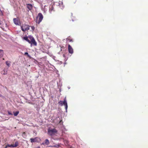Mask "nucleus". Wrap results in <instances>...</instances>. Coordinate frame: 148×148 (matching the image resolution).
Here are the masks:
<instances>
[{
	"instance_id": "nucleus-1",
	"label": "nucleus",
	"mask_w": 148,
	"mask_h": 148,
	"mask_svg": "<svg viewBox=\"0 0 148 148\" xmlns=\"http://www.w3.org/2000/svg\"><path fill=\"white\" fill-rule=\"evenodd\" d=\"M28 37L27 36L24 37V39L25 40L27 41L29 43L31 44V45L33 44L35 46H36L37 43L36 42L34 38L31 36H29Z\"/></svg>"
},
{
	"instance_id": "nucleus-2",
	"label": "nucleus",
	"mask_w": 148,
	"mask_h": 148,
	"mask_svg": "<svg viewBox=\"0 0 148 148\" xmlns=\"http://www.w3.org/2000/svg\"><path fill=\"white\" fill-rule=\"evenodd\" d=\"M58 104L61 106H62L64 105L65 106L66 110V111H67L68 108V105L66 97L64 98L63 101H59L58 102Z\"/></svg>"
},
{
	"instance_id": "nucleus-3",
	"label": "nucleus",
	"mask_w": 148,
	"mask_h": 148,
	"mask_svg": "<svg viewBox=\"0 0 148 148\" xmlns=\"http://www.w3.org/2000/svg\"><path fill=\"white\" fill-rule=\"evenodd\" d=\"M48 134L50 136H52L56 133L57 131L56 130L55 128L51 130H48Z\"/></svg>"
},
{
	"instance_id": "nucleus-4",
	"label": "nucleus",
	"mask_w": 148,
	"mask_h": 148,
	"mask_svg": "<svg viewBox=\"0 0 148 148\" xmlns=\"http://www.w3.org/2000/svg\"><path fill=\"white\" fill-rule=\"evenodd\" d=\"M30 26L28 25L24 24L21 26V29L23 31L25 32L29 29Z\"/></svg>"
},
{
	"instance_id": "nucleus-5",
	"label": "nucleus",
	"mask_w": 148,
	"mask_h": 148,
	"mask_svg": "<svg viewBox=\"0 0 148 148\" xmlns=\"http://www.w3.org/2000/svg\"><path fill=\"white\" fill-rule=\"evenodd\" d=\"M13 21L15 25H19V21L17 18H14L13 19Z\"/></svg>"
},
{
	"instance_id": "nucleus-6",
	"label": "nucleus",
	"mask_w": 148,
	"mask_h": 148,
	"mask_svg": "<svg viewBox=\"0 0 148 148\" xmlns=\"http://www.w3.org/2000/svg\"><path fill=\"white\" fill-rule=\"evenodd\" d=\"M27 7L29 10H31L32 9V5L31 4H27Z\"/></svg>"
},
{
	"instance_id": "nucleus-7",
	"label": "nucleus",
	"mask_w": 148,
	"mask_h": 148,
	"mask_svg": "<svg viewBox=\"0 0 148 148\" xmlns=\"http://www.w3.org/2000/svg\"><path fill=\"white\" fill-rule=\"evenodd\" d=\"M49 144V140L47 139H46L45 140V142L43 143H42V144L43 145H48Z\"/></svg>"
},
{
	"instance_id": "nucleus-8",
	"label": "nucleus",
	"mask_w": 148,
	"mask_h": 148,
	"mask_svg": "<svg viewBox=\"0 0 148 148\" xmlns=\"http://www.w3.org/2000/svg\"><path fill=\"white\" fill-rule=\"evenodd\" d=\"M31 142L32 143H34L36 142L37 141V139L36 138H31L30 139Z\"/></svg>"
},
{
	"instance_id": "nucleus-9",
	"label": "nucleus",
	"mask_w": 148,
	"mask_h": 148,
	"mask_svg": "<svg viewBox=\"0 0 148 148\" xmlns=\"http://www.w3.org/2000/svg\"><path fill=\"white\" fill-rule=\"evenodd\" d=\"M3 50L0 49V58H2L3 56Z\"/></svg>"
},
{
	"instance_id": "nucleus-10",
	"label": "nucleus",
	"mask_w": 148,
	"mask_h": 148,
	"mask_svg": "<svg viewBox=\"0 0 148 148\" xmlns=\"http://www.w3.org/2000/svg\"><path fill=\"white\" fill-rule=\"evenodd\" d=\"M12 147H16L18 145V143L17 142H16L15 144H12Z\"/></svg>"
},
{
	"instance_id": "nucleus-11",
	"label": "nucleus",
	"mask_w": 148,
	"mask_h": 148,
	"mask_svg": "<svg viewBox=\"0 0 148 148\" xmlns=\"http://www.w3.org/2000/svg\"><path fill=\"white\" fill-rule=\"evenodd\" d=\"M51 147H56L57 148H58L59 147H60V145L59 144L56 145H54L53 146H51Z\"/></svg>"
},
{
	"instance_id": "nucleus-12",
	"label": "nucleus",
	"mask_w": 148,
	"mask_h": 148,
	"mask_svg": "<svg viewBox=\"0 0 148 148\" xmlns=\"http://www.w3.org/2000/svg\"><path fill=\"white\" fill-rule=\"evenodd\" d=\"M19 113V112L18 111H17L15 112H14V115L15 116H17Z\"/></svg>"
},
{
	"instance_id": "nucleus-13",
	"label": "nucleus",
	"mask_w": 148,
	"mask_h": 148,
	"mask_svg": "<svg viewBox=\"0 0 148 148\" xmlns=\"http://www.w3.org/2000/svg\"><path fill=\"white\" fill-rule=\"evenodd\" d=\"M12 147V144L11 145L8 144L7 145H6L5 148H7L8 147Z\"/></svg>"
},
{
	"instance_id": "nucleus-14",
	"label": "nucleus",
	"mask_w": 148,
	"mask_h": 148,
	"mask_svg": "<svg viewBox=\"0 0 148 148\" xmlns=\"http://www.w3.org/2000/svg\"><path fill=\"white\" fill-rule=\"evenodd\" d=\"M2 73L3 74L5 75L7 74V71L5 72V71H4V73H3V72H2Z\"/></svg>"
},
{
	"instance_id": "nucleus-15",
	"label": "nucleus",
	"mask_w": 148,
	"mask_h": 148,
	"mask_svg": "<svg viewBox=\"0 0 148 148\" xmlns=\"http://www.w3.org/2000/svg\"><path fill=\"white\" fill-rule=\"evenodd\" d=\"M25 55H27L28 56H29V55L28 54V53L27 52H25Z\"/></svg>"
},
{
	"instance_id": "nucleus-16",
	"label": "nucleus",
	"mask_w": 148,
	"mask_h": 148,
	"mask_svg": "<svg viewBox=\"0 0 148 148\" xmlns=\"http://www.w3.org/2000/svg\"><path fill=\"white\" fill-rule=\"evenodd\" d=\"M59 123H60V124H62V123H63V122H62V120H60V121H59Z\"/></svg>"
},
{
	"instance_id": "nucleus-17",
	"label": "nucleus",
	"mask_w": 148,
	"mask_h": 148,
	"mask_svg": "<svg viewBox=\"0 0 148 148\" xmlns=\"http://www.w3.org/2000/svg\"><path fill=\"white\" fill-rule=\"evenodd\" d=\"M8 113L9 115H12V114L10 112H8Z\"/></svg>"
},
{
	"instance_id": "nucleus-18",
	"label": "nucleus",
	"mask_w": 148,
	"mask_h": 148,
	"mask_svg": "<svg viewBox=\"0 0 148 148\" xmlns=\"http://www.w3.org/2000/svg\"><path fill=\"white\" fill-rule=\"evenodd\" d=\"M25 132H24V133L22 134V136H23V137H25Z\"/></svg>"
},
{
	"instance_id": "nucleus-19",
	"label": "nucleus",
	"mask_w": 148,
	"mask_h": 148,
	"mask_svg": "<svg viewBox=\"0 0 148 148\" xmlns=\"http://www.w3.org/2000/svg\"><path fill=\"white\" fill-rule=\"evenodd\" d=\"M31 28L32 30H34L35 29V27L34 26H31Z\"/></svg>"
},
{
	"instance_id": "nucleus-20",
	"label": "nucleus",
	"mask_w": 148,
	"mask_h": 148,
	"mask_svg": "<svg viewBox=\"0 0 148 148\" xmlns=\"http://www.w3.org/2000/svg\"><path fill=\"white\" fill-rule=\"evenodd\" d=\"M36 19L35 20V22L36 23H37V16L36 17Z\"/></svg>"
},
{
	"instance_id": "nucleus-21",
	"label": "nucleus",
	"mask_w": 148,
	"mask_h": 148,
	"mask_svg": "<svg viewBox=\"0 0 148 148\" xmlns=\"http://www.w3.org/2000/svg\"><path fill=\"white\" fill-rule=\"evenodd\" d=\"M6 65H9V64L8 63V61H6Z\"/></svg>"
},
{
	"instance_id": "nucleus-22",
	"label": "nucleus",
	"mask_w": 148,
	"mask_h": 148,
	"mask_svg": "<svg viewBox=\"0 0 148 148\" xmlns=\"http://www.w3.org/2000/svg\"><path fill=\"white\" fill-rule=\"evenodd\" d=\"M64 143H66L67 144H68V141L66 140L64 141Z\"/></svg>"
},
{
	"instance_id": "nucleus-23",
	"label": "nucleus",
	"mask_w": 148,
	"mask_h": 148,
	"mask_svg": "<svg viewBox=\"0 0 148 148\" xmlns=\"http://www.w3.org/2000/svg\"><path fill=\"white\" fill-rule=\"evenodd\" d=\"M2 24V22L0 20V25H1Z\"/></svg>"
},
{
	"instance_id": "nucleus-24",
	"label": "nucleus",
	"mask_w": 148,
	"mask_h": 148,
	"mask_svg": "<svg viewBox=\"0 0 148 148\" xmlns=\"http://www.w3.org/2000/svg\"><path fill=\"white\" fill-rule=\"evenodd\" d=\"M38 148H40V147H38Z\"/></svg>"
}]
</instances>
